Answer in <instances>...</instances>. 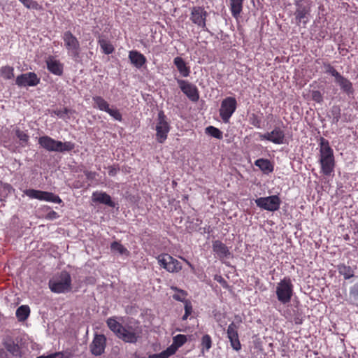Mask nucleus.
Instances as JSON below:
<instances>
[{"label": "nucleus", "mask_w": 358, "mask_h": 358, "mask_svg": "<svg viewBox=\"0 0 358 358\" xmlns=\"http://www.w3.org/2000/svg\"><path fill=\"white\" fill-rule=\"evenodd\" d=\"M38 144L49 152H70L75 148V144L71 141L62 142L48 136H41Z\"/></svg>", "instance_id": "obj_1"}, {"label": "nucleus", "mask_w": 358, "mask_h": 358, "mask_svg": "<svg viewBox=\"0 0 358 358\" xmlns=\"http://www.w3.org/2000/svg\"><path fill=\"white\" fill-rule=\"evenodd\" d=\"M48 285L52 292L57 294L68 292L71 289V275L67 271H62L53 276L49 280Z\"/></svg>", "instance_id": "obj_2"}, {"label": "nucleus", "mask_w": 358, "mask_h": 358, "mask_svg": "<svg viewBox=\"0 0 358 358\" xmlns=\"http://www.w3.org/2000/svg\"><path fill=\"white\" fill-rule=\"evenodd\" d=\"M293 294V285L289 278H284L278 283L276 295L278 301L283 304L290 301Z\"/></svg>", "instance_id": "obj_3"}, {"label": "nucleus", "mask_w": 358, "mask_h": 358, "mask_svg": "<svg viewBox=\"0 0 358 358\" xmlns=\"http://www.w3.org/2000/svg\"><path fill=\"white\" fill-rule=\"evenodd\" d=\"M170 125L166 120V117L163 110H160L157 115V122L156 125V139L163 143L167 138V134L170 131Z\"/></svg>", "instance_id": "obj_4"}, {"label": "nucleus", "mask_w": 358, "mask_h": 358, "mask_svg": "<svg viewBox=\"0 0 358 358\" xmlns=\"http://www.w3.org/2000/svg\"><path fill=\"white\" fill-rule=\"evenodd\" d=\"M62 38L69 54L73 58L77 59L80 50V43L77 38L70 31H66L64 33Z\"/></svg>", "instance_id": "obj_5"}, {"label": "nucleus", "mask_w": 358, "mask_h": 358, "mask_svg": "<svg viewBox=\"0 0 358 358\" xmlns=\"http://www.w3.org/2000/svg\"><path fill=\"white\" fill-rule=\"evenodd\" d=\"M236 107L237 102L234 97L229 96L222 100L220 108V115L224 122H229Z\"/></svg>", "instance_id": "obj_6"}, {"label": "nucleus", "mask_w": 358, "mask_h": 358, "mask_svg": "<svg viewBox=\"0 0 358 358\" xmlns=\"http://www.w3.org/2000/svg\"><path fill=\"white\" fill-rule=\"evenodd\" d=\"M24 194L31 199H36L41 201H46L55 203H61L62 202L59 196L52 192L28 189L24 191Z\"/></svg>", "instance_id": "obj_7"}, {"label": "nucleus", "mask_w": 358, "mask_h": 358, "mask_svg": "<svg viewBox=\"0 0 358 358\" xmlns=\"http://www.w3.org/2000/svg\"><path fill=\"white\" fill-rule=\"evenodd\" d=\"M280 199L277 195L260 197L255 200V203L258 207L272 212L280 208Z\"/></svg>", "instance_id": "obj_8"}, {"label": "nucleus", "mask_w": 358, "mask_h": 358, "mask_svg": "<svg viewBox=\"0 0 358 358\" xmlns=\"http://www.w3.org/2000/svg\"><path fill=\"white\" fill-rule=\"evenodd\" d=\"M140 330L138 328H134L130 325L123 326L120 333L117 337L126 343H135L140 337Z\"/></svg>", "instance_id": "obj_9"}, {"label": "nucleus", "mask_w": 358, "mask_h": 358, "mask_svg": "<svg viewBox=\"0 0 358 358\" xmlns=\"http://www.w3.org/2000/svg\"><path fill=\"white\" fill-rule=\"evenodd\" d=\"M261 141L266 140L275 144H282L285 140V131L280 127H275L271 132L259 134Z\"/></svg>", "instance_id": "obj_10"}, {"label": "nucleus", "mask_w": 358, "mask_h": 358, "mask_svg": "<svg viewBox=\"0 0 358 358\" xmlns=\"http://www.w3.org/2000/svg\"><path fill=\"white\" fill-rule=\"evenodd\" d=\"M208 16V13L205 10L204 8L201 6H194L192 8L190 20L197 26L205 29L206 27V20Z\"/></svg>", "instance_id": "obj_11"}, {"label": "nucleus", "mask_w": 358, "mask_h": 358, "mask_svg": "<svg viewBox=\"0 0 358 358\" xmlns=\"http://www.w3.org/2000/svg\"><path fill=\"white\" fill-rule=\"evenodd\" d=\"M106 345V338L103 334H95L94 339L90 345L92 355L99 356L104 352Z\"/></svg>", "instance_id": "obj_12"}, {"label": "nucleus", "mask_w": 358, "mask_h": 358, "mask_svg": "<svg viewBox=\"0 0 358 358\" xmlns=\"http://www.w3.org/2000/svg\"><path fill=\"white\" fill-rule=\"evenodd\" d=\"M40 82V79L34 72L22 73L16 78L15 83L20 87L36 86Z\"/></svg>", "instance_id": "obj_13"}, {"label": "nucleus", "mask_w": 358, "mask_h": 358, "mask_svg": "<svg viewBox=\"0 0 358 358\" xmlns=\"http://www.w3.org/2000/svg\"><path fill=\"white\" fill-rule=\"evenodd\" d=\"M178 83L182 92L192 101H196L199 98V92L196 87L184 80H178Z\"/></svg>", "instance_id": "obj_14"}, {"label": "nucleus", "mask_w": 358, "mask_h": 358, "mask_svg": "<svg viewBox=\"0 0 358 358\" xmlns=\"http://www.w3.org/2000/svg\"><path fill=\"white\" fill-rule=\"evenodd\" d=\"M310 8L301 3H296V9L294 12L296 23L297 25L303 24V27L309 21Z\"/></svg>", "instance_id": "obj_15"}, {"label": "nucleus", "mask_w": 358, "mask_h": 358, "mask_svg": "<svg viewBox=\"0 0 358 358\" xmlns=\"http://www.w3.org/2000/svg\"><path fill=\"white\" fill-rule=\"evenodd\" d=\"M227 337L230 341L231 348L238 351L241 348V345L238 338V327L234 322H231L227 328Z\"/></svg>", "instance_id": "obj_16"}, {"label": "nucleus", "mask_w": 358, "mask_h": 358, "mask_svg": "<svg viewBox=\"0 0 358 358\" xmlns=\"http://www.w3.org/2000/svg\"><path fill=\"white\" fill-rule=\"evenodd\" d=\"M213 250L220 259L229 258L231 256V252L227 246L218 240L213 242Z\"/></svg>", "instance_id": "obj_17"}, {"label": "nucleus", "mask_w": 358, "mask_h": 358, "mask_svg": "<svg viewBox=\"0 0 358 358\" xmlns=\"http://www.w3.org/2000/svg\"><path fill=\"white\" fill-rule=\"evenodd\" d=\"M47 68L50 72L56 75L62 76L63 74L64 66L53 57H49L46 60Z\"/></svg>", "instance_id": "obj_18"}, {"label": "nucleus", "mask_w": 358, "mask_h": 358, "mask_svg": "<svg viewBox=\"0 0 358 358\" xmlns=\"http://www.w3.org/2000/svg\"><path fill=\"white\" fill-rule=\"evenodd\" d=\"M92 201L95 203H103L110 207H115V203L111 200L110 195L106 192H95L92 194Z\"/></svg>", "instance_id": "obj_19"}, {"label": "nucleus", "mask_w": 358, "mask_h": 358, "mask_svg": "<svg viewBox=\"0 0 358 358\" xmlns=\"http://www.w3.org/2000/svg\"><path fill=\"white\" fill-rule=\"evenodd\" d=\"M131 63L137 69H141L146 62L145 57L136 50H131L129 53Z\"/></svg>", "instance_id": "obj_20"}, {"label": "nucleus", "mask_w": 358, "mask_h": 358, "mask_svg": "<svg viewBox=\"0 0 358 358\" xmlns=\"http://www.w3.org/2000/svg\"><path fill=\"white\" fill-rule=\"evenodd\" d=\"M320 141V159L334 158L333 150L330 147L329 141L323 137H321Z\"/></svg>", "instance_id": "obj_21"}, {"label": "nucleus", "mask_w": 358, "mask_h": 358, "mask_svg": "<svg viewBox=\"0 0 358 358\" xmlns=\"http://www.w3.org/2000/svg\"><path fill=\"white\" fill-rule=\"evenodd\" d=\"M336 83H338L341 89L348 94H352L354 92L352 83L340 74L335 78Z\"/></svg>", "instance_id": "obj_22"}, {"label": "nucleus", "mask_w": 358, "mask_h": 358, "mask_svg": "<svg viewBox=\"0 0 358 358\" xmlns=\"http://www.w3.org/2000/svg\"><path fill=\"white\" fill-rule=\"evenodd\" d=\"M173 64L183 77L189 76L190 73L189 67L187 66L185 62L182 57H175L173 59Z\"/></svg>", "instance_id": "obj_23"}, {"label": "nucleus", "mask_w": 358, "mask_h": 358, "mask_svg": "<svg viewBox=\"0 0 358 358\" xmlns=\"http://www.w3.org/2000/svg\"><path fill=\"white\" fill-rule=\"evenodd\" d=\"M321 164L322 172L326 175L329 176L334 171V158L320 159Z\"/></svg>", "instance_id": "obj_24"}, {"label": "nucleus", "mask_w": 358, "mask_h": 358, "mask_svg": "<svg viewBox=\"0 0 358 358\" xmlns=\"http://www.w3.org/2000/svg\"><path fill=\"white\" fill-rule=\"evenodd\" d=\"M244 0H229L231 12L234 17H237L243 10Z\"/></svg>", "instance_id": "obj_25"}, {"label": "nucleus", "mask_w": 358, "mask_h": 358, "mask_svg": "<svg viewBox=\"0 0 358 358\" xmlns=\"http://www.w3.org/2000/svg\"><path fill=\"white\" fill-rule=\"evenodd\" d=\"M256 166L259 167L263 171L272 172L273 167L268 159H258L255 162Z\"/></svg>", "instance_id": "obj_26"}, {"label": "nucleus", "mask_w": 358, "mask_h": 358, "mask_svg": "<svg viewBox=\"0 0 358 358\" xmlns=\"http://www.w3.org/2000/svg\"><path fill=\"white\" fill-rule=\"evenodd\" d=\"M30 313V308L28 306L22 305L16 310V317L20 322H23L27 319Z\"/></svg>", "instance_id": "obj_27"}, {"label": "nucleus", "mask_w": 358, "mask_h": 358, "mask_svg": "<svg viewBox=\"0 0 358 358\" xmlns=\"http://www.w3.org/2000/svg\"><path fill=\"white\" fill-rule=\"evenodd\" d=\"M5 348L13 356H18L20 354V347L12 339H8L4 343Z\"/></svg>", "instance_id": "obj_28"}, {"label": "nucleus", "mask_w": 358, "mask_h": 358, "mask_svg": "<svg viewBox=\"0 0 358 358\" xmlns=\"http://www.w3.org/2000/svg\"><path fill=\"white\" fill-rule=\"evenodd\" d=\"M338 273L344 277L345 280L350 279L354 276V271L350 266L344 264L338 265Z\"/></svg>", "instance_id": "obj_29"}, {"label": "nucleus", "mask_w": 358, "mask_h": 358, "mask_svg": "<svg viewBox=\"0 0 358 358\" xmlns=\"http://www.w3.org/2000/svg\"><path fill=\"white\" fill-rule=\"evenodd\" d=\"M92 100L95 104L94 107H96L100 110L105 112L109 110V103L103 97L95 96L92 97Z\"/></svg>", "instance_id": "obj_30"}, {"label": "nucleus", "mask_w": 358, "mask_h": 358, "mask_svg": "<svg viewBox=\"0 0 358 358\" xmlns=\"http://www.w3.org/2000/svg\"><path fill=\"white\" fill-rule=\"evenodd\" d=\"M329 113V116L331 118V124H337L341 116V109L340 106L338 105L333 106Z\"/></svg>", "instance_id": "obj_31"}, {"label": "nucleus", "mask_w": 358, "mask_h": 358, "mask_svg": "<svg viewBox=\"0 0 358 358\" xmlns=\"http://www.w3.org/2000/svg\"><path fill=\"white\" fill-rule=\"evenodd\" d=\"M107 325L108 328L116 335L117 336L120 331L121 329H122L123 326L119 323L114 318H108L106 321Z\"/></svg>", "instance_id": "obj_32"}, {"label": "nucleus", "mask_w": 358, "mask_h": 358, "mask_svg": "<svg viewBox=\"0 0 358 358\" xmlns=\"http://www.w3.org/2000/svg\"><path fill=\"white\" fill-rule=\"evenodd\" d=\"M169 263L168 264L167 271L169 273H178L182 270V265L180 262H178L176 259L173 258L171 256L170 259H169Z\"/></svg>", "instance_id": "obj_33"}, {"label": "nucleus", "mask_w": 358, "mask_h": 358, "mask_svg": "<svg viewBox=\"0 0 358 358\" xmlns=\"http://www.w3.org/2000/svg\"><path fill=\"white\" fill-rule=\"evenodd\" d=\"M98 43L106 55L111 54L114 51L113 45L107 40L102 38L100 36H99Z\"/></svg>", "instance_id": "obj_34"}, {"label": "nucleus", "mask_w": 358, "mask_h": 358, "mask_svg": "<svg viewBox=\"0 0 358 358\" xmlns=\"http://www.w3.org/2000/svg\"><path fill=\"white\" fill-rule=\"evenodd\" d=\"M348 300L351 303L358 306V283L350 288Z\"/></svg>", "instance_id": "obj_35"}, {"label": "nucleus", "mask_w": 358, "mask_h": 358, "mask_svg": "<svg viewBox=\"0 0 358 358\" xmlns=\"http://www.w3.org/2000/svg\"><path fill=\"white\" fill-rule=\"evenodd\" d=\"M176 352V348L170 346L166 350L162 351L158 354H152L149 355V358H169L171 355Z\"/></svg>", "instance_id": "obj_36"}, {"label": "nucleus", "mask_w": 358, "mask_h": 358, "mask_svg": "<svg viewBox=\"0 0 358 358\" xmlns=\"http://www.w3.org/2000/svg\"><path fill=\"white\" fill-rule=\"evenodd\" d=\"M187 341V337L185 335L178 334L173 337V343L171 346L176 348V350L184 345Z\"/></svg>", "instance_id": "obj_37"}, {"label": "nucleus", "mask_w": 358, "mask_h": 358, "mask_svg": "<svg viewBox=\"0 0 358 358\" xmlns=\"http://www.w3.org/2000/svg\"><path fill=\"white\" fill-rule=\"evenodd\" d=\"M13 68L10 66L1 67L0 70L1 76L5 79H11L14 77Z\"/></svg>", "instance_id": "obj_38"}, {"label": "nucleus", "mask_w": 358, "mask_h": 358, "mask_svg": "<svg viewBox=\"0 0 358 358\" xmlns=\"http://www.w3.org/2000/svg\"><path fill=\"white\" fill-rule=\"evenodd\" d=\"M206 133L217 139L222 138V132L219 129L213 126L206 127Z\"/></svg>", "instance_id": "obj_39"}, {"label": "nucleus", "mask_w": 358, "mask_h": 358, "mask_svg": "<svg viewBox=\"0 0 358 358\" xmlns=\"http://www.w3.org/2000/svg\"><path fill=\"white\" fill-rule=\"evenodd\" d=\"M110 249L113 252H118L120 255L128 254L129 252L126 248L117 241H114L110 245Z\"/></svg>", "instance_id": "obj_40"}, {"label": "nucleus", "mask_w": 358, "mask_h": 358, "mask_svg": "<svg viewBox=\"0 0 358 358\" xmlns=\"http://www.w3.org/2000/svg\"><path fill=\"white\" fill-rule=\"evenodd\" d=\"M170 257L171 255L168 254H161L157 257L159 266L164 268L166 271L168 268V264L169 263V259H170Z\"/></svg>", "instance_id": "obj_41"}, {"label": "nucleus", "mask_w": 358, "mask_h": 358, "mask_svg": "<svg viewBox=\"0 0 358 358\" xmlns=\"http://www.w3.org/2000/svg\"><path fill=\"white\" fill-rule=\"evenodd\" d=\"M201 345L202 346L201 352L203 354L204 350L208 351L212 346V340L210 336L208 334L204 335L201 338Z\"/></svg>", "instance_id": "obj_42"}, {"label": "nucleus", "mask_w": 358, "mask_h": 358, "mask_svg": "<svg viewBox=\"0 0 358 358\" xmlns=\"http://www.w3.org/2000/svg\"><path fill=\"white\" fill-rule=\"evenodd\" d=\"M15 134L22 144H27L28 143L29 136L25 132L20 130L19 128H16L15 129Z\"/></svg>", "instance_id": "obj_43"}, {"label": "nucleus", "mask_w": 358, "mask_h": 358, "mask_svg": "<svg viewBox=\"0 0 358 358\" xmlns=\"http://www.w3.org/2000/svg\"><path fill=\"white\" fill-rule=\"evenodd\" d=\"M323 67L324 69L325 73L331 74L335 78L341 74L329 63L324 62Z\"/></svg>", "instance_id": "obj_44"}, {"label": "nucleus", "mask_w": 358, "mask_h": 358, "mask_svg": "<svg viewBox=\"0 0 358 358\" xmlns=\"http://www.w3.org/2000/svg\"><path fill=\"white\" fill-rule=\"evenodd\" d=\"M172 289L178 292V294H176L173 296V299L176 301H184L185 303V296H187L186 292L182 289H179L177 287H173Z\"/></svg>", "instance_id": "obj_45"}, {"label": "nucleus", "mask_w": 358, "mask_h": 358, "mask_svg": "<svg viewBox=\"0 0 358 358\" xmlns=\"http://www.w3.org/2000/svg\"><path fill=\"white\" fill-rule=\"evenodd\" d=\"M26 8L37 9L38 4L36 1L33 0H19Z\"/></svg>", "instance_id": "obj_46"}, {"label": "nucleus", "mask_w": 358, "mask_h": 358, "mask_svg": "<svg viewBox=\"0 0 358 358\" xmlns=\"http://www.w3.org/2000/svg\"><path fill=\"white\" fill-rule=\"evenodd\" d=\"M106 113H108L115 120L118 121L122 120V115L117 109H111L109 108V110H108Z\"/></svg>", "instance_id": "obj_47"}, {"label": "nucleus", "mask_w": 358, "mask_h": 358, "mask_svg": "<svg viewBox=\"0 0 358 358\" xmlns=\"http://www.w3.org/2000/svg\"><path fill=\"white\" fill-rule=\"evenodd\" d=\"M312 99L317 103H322L323 101V96L321 92L318 90H313L311 92Z\"/></svg>", "instance_id": "obj_48"}, {"label": "nucleus", "mask_w": 358, "mask_h": 358, "mask_svg": "<svg viewBox=\"0 0 358 358\" xmlns=\"http://www.w3.org/2000/svg\"><path fill=\"white\" fill-rule=\"evenodd\" d=\"M37 358H66L62 352H55L48 356H41Z\"/></svg>", "instance_id": "obj_49"}, {"label": "nucleus", "mask_w": 358, "mask_h": 358, "mask_svg": "<svg viewBox=\"0 0 358 358\" xmlns=\"http://www.w3.org/2000/svg\"><path fill=\"white\" fill-rule=\"evenodd\" d=\"M192 311V306L191 304V302L189 301H185V313L186 314L190 315Z\"/></svg>", "instance_id": "obj_50"}, {"label": "nucleus", "mask_w": 358, "mask_h": 358, "mask_svg": "<svg viewBox=\"0 0 358 358\" xmlns=\"http://www.w3.org/2000/svg\"><path fill=\"white\" fill-rule=\"evenodd\" d=\"M84 173L86 176L87 178L90 180H94L96 176V172L89 171H85Z\"/></svg>", "instance_id": "obj_51"}, {"label": "nucleus", "mask_w": 358, "mask_h": 358, "mask_svg": "<svg viewBox=\"0 0 358 358\" xmlns=\"http://www.w3.org/2000/svg\"><path fill=\"white\" fill-rule=\"evenodd\" d=\"M118 170H119V168H117L115 166H108V174L110 176H115L117 174Z\"/></svg>", "instance_id": "obj_52"}, {"label": "nucleus", "mask_w": 358, "mask_h": 358, "mask_svg": "<svg viewBox=\"0 0 358 358\" xmlns=\"http://www.w3.org/2000/svg\"><path fill=\"white\" fill-rule=\"evenodd\" d=\"M252 124L255 126V127H260V121L255 119L253 120V122H252Z\"/></svg>", "instance_id": "obj_53"}, {"label": "nucleus", "mask_w": 358, "mask_h": 358, "mask_svg": "<svg viewBox=\"0 0 358 358\" xmlns=\"http://www.w3.org/2000/svg\"><path fill=\"white\" fill-rule=\"evenodd\" d=\"M56 215H57V213H56V212H55V211H52L51 213H50L48 214V216H49V217H50V218L55 217H56Z\"/></svg>", "instance_id": "obj_54"}, {"label": "nucleus", "mask_w": 358, "mask_h": 358, "mask_svg": "<svg viewBox=\"0 0 358 358\" xmlns=\"http://www.w3.org/2000/svg\"><path fill=\"white\" fill-rule=\"evenodd\" d=\"M189 314H186L185 313L184 315L182 317V320H186L187 319V317H189Z\"/></svg>", "instance_id": "obj_55"}, {"label": "nucleus", "mask_w": 358, "mask_h": 358, "mask_svg": "<svg viewBox=\"0 0 358 358\" xmlns=\"http://www.w3.org/2000/svg\"><path fill=\"white\" fill-rule=\"evenodd\" d=\"M183 260H184V261H185V262H186V263H187V264H188L191 268H193V266H192V264H191L189 261L186 260L185 259H183Z\"/></svg>", "instance_id": "obj_56"}, {"label": "nucleus", "mask_w": 358, "mask_h": 358, "mask_svg": "<svg viewBox=\"0 0 358 358\" xmlns=\"http://www.w3.org/2000/svg\"><path fill=\"white\" fill-rule=\"evenodd\" d=\"M67 113H68V110L66 108H65L64 113L67 114Z\"/></svg>", "instance_id": "obj_57"}, {"label": "nucleus", "mask_w": 358, "mask_h": 358, "mask_svg": "<svg viewBox=\"0 0 358 358\" xmlns=\"http://www.w3.org/2000/svg\"><path fill=\"white\" fill-rule=\"evenodd\" d=\"M340 358H341V357H340Z\"/></svg>", "instance_id": "obj_58"}]
</instances>
